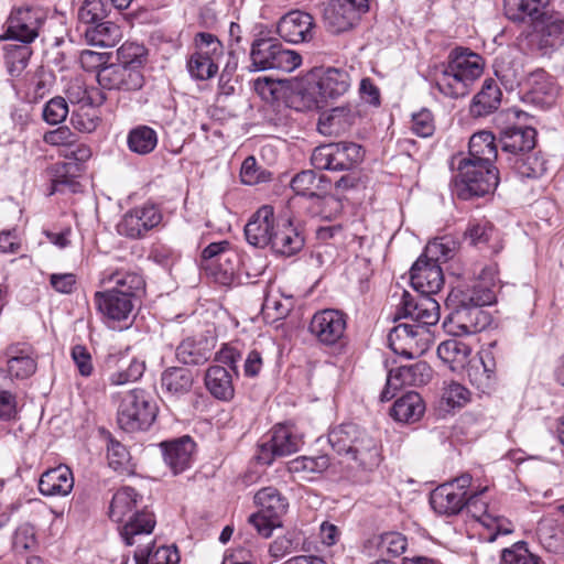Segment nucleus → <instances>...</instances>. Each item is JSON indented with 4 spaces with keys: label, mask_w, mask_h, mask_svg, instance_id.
<instances>
[{
    "label": "nucleus",
    "mask_w": 564,
    "mask_h": 564,
    "mask_svg": "<svg viewBox=\"0 0 564 564\" xmlns=\"http://www.w3.org/2000/svg\"><path fill=\"white\" fill-rule=\"evenodd\" d=\"M100 283L111 285L108 291L120 292L129 295V299L135 300L144 291L143 278L133 271L128 270H105L101 274Z\"/></svg>",
    "instance_id": "24"
},
{
    "label": "nucleus",
    "mask_w": 564,
    "mask_h": 564,
    "mask_svg": "<svg viewBox=\"0 0 564 564\" xmlns=\"http://www.w3.org/2000/svg\"><path fill=\"white\" fill-rule=\"evenodd\" d=\"M102 88L124 91L139 90L144 85L142 70L119 63L104 65L97 73Z\"/></svg>",
    "instance_id": "16"
},
{
    "label": "nucleus",
    "mask_w": 564,
    "mask_h": 564,
    "mask_svg": "<svg viewBox=\"0 0 564 564\" xmlns=\"http://www.w3.org/2000/svg\"><path fill=\"white\" fill-rule=\"evenodd\" d=\"M8 372L18 379H26L36 370V357L26 345H12L7 349Z\"/></svg>",
    "instance_id": "34"
},
{
    "label": "nucleus",
    "mask_w": 564,
    "mask_h": 564,
    "mask_svg": "<svg viewBox=\"0 0 564 564\" xmlns=\"http://www.w3.org/2000/svg\"><path fill=\"white\" fill-rule=\"evenodd\" d=\"M447 301L453 306L451 319L457 325L459 335H473L482 332L491 324V315L484 306L496 302L492 289L482 282H475L454 289Z\"/></svg>",
    "instance_id": "2"
},
{
    "label": "nucleus",
    "mask_w": 564,
    "mask_h": 564,
    "mask_svg": "<svg viewBox=\"0 0 564 564\" xmlns=\"http://www.w3.org/2000/svg\"><path fill=\"white\" fill-rule=\"evenodd\" d=\"M162 221V214L154 205H143L126 213L117 226L121 236L139 239Z\"/></svg>",
    "instance_id": "15"
},
{
    "label": "nucleus",
    "mask_w": 564,
    "mask_h": 564,
    "mask_svg": "<svg viewBox=\"0 0 564 564\" xmlns=\"http://www.w3.org/2000/svg\"><path fill=\"white\" fill-rule=\"evenodd\" d=\"M398 317L410 318L416 324L413 326L435 325L440 319V304L430 294L419 293L413 295L408 291H403L401 301L398 305Z\"/></svg>",
    "instance_id": "9"
},
{
    "label": "nucleus",
    "mask_w": 564,
    "mask_h": 564,
    "mask_svg": "<svg viewBox=\"0 0 564 564\" xmlns=\"http://www.w3.org/2000/svg\"><path fill=\"white\" fill-rule=\"evenodd\" d=\"M390 348L398 355L413 359L423 355L431 345V333L425 326L402 323L388 336Z\"/></svg>",
    "instance_id": "8"
},
{
    "label": "nucleus",
    "mask_w": 564,
    "mask_h": 564,
    "mask_svg": "<svg viewBox=\"0 0 564 564\" xmlns=\"http://www.w3.org/2000/svg\"><path fill=\"white\" fill-rule=\"evenodd\" d=\"M43 22L44 14L40 9L31 7L14 9L8 19L3 39L29 44L37 37Z\"/></svg>",
    "instance_id": "11"
},
{
    "label": "nucleus",
    "mask_w": 564,
    "mask_h": 564,
    "mask_svg": "<svg viewBox=\"0 0 564 564\" xmlns=\"http://www.w3.org/2000/svg\"><path fill=\"white\" fill-rule=\"evenodd\" d=\"M359 111L351 105L339 106L321 113L317 130L323 135L337 137L347 132L358 120Z\"/></svg>",
    "instance_id": "22"
},
{
    "label": "nucleus",
    "mask_w": 564,
    "mask_h": 564,
    "mask_svg": "<svg viewBox=\"0 0 564 564\" xmlns=\"http://www.w3.org/2000/svg\"><path fill=\"white\" fill-rule=\"evenodd\" d=\"M348 459L354 462V467L362 471L371 473L376 470L382 462L381 446L375 437L366 432Z\"/></svg>",
    "instance_id": "32"
},
{
    "label": "nucleus",
    "mask_w": 564,
    "mask_h": 564,
    "mask_svg": "<svg viewBox=\"0 0 564 564\" xmlns=\"http://www.w3.org/2000/svg\"><path fill=\"white\" fill-rule=\"evenodd\" d=\"M469 391L458 382H451L444 387L442 401L449 408H462L469 401Z\"/></svg>",
    "instance_id": "64"
},
{
    "label": "nucleus",
    "mask_w": 564,
    "mask_h": 564,
    "mask_svg": "<svg viewBox=\"0 0 564 564\" xmlns=\"http://www.w3.org/2000/svg\"><path fill=\"white\" fill-rule=\"evenodd\" d=\"M279 35L290 43L308 42L314 35V19L303 11H291L283 15L276 26Z\"/></svg>",
    "instance_id": "20"
},
{
    "label": "nucleus",
    "mask_w": 564,
    "mask_h": 564,
    "mask_svg": "<svg viewBox=\"0 0 564 564\" xmlns=\"http://www.w3.org/2000/svg\"><path fill=\"white\" fill-rule=\"evenodd\" d=\"M364 154L355 142L328 143L314 149L311 162L317 170L348 171L362 161Z\"/></svg>",
    "instance_id": "6"
},
{
    "label": "nucleus",
    "mask_w": 564,
    "mask_h": 564,
    "mask_svg": "<svg viewBox=\"0 0 564 564\" xmlns=\"http://www.w3.org/2000/svg\"><path fill=\"white\" fill-rule=\"evenodd\" d=\"M305 536L301 531H289L276 538L271 544L269 552L273 557H283L302 549Z\"/></svg>",
    "instance_id": "52"
},
{
    "label": "nucleus",
    "mask_w": 564,
    "mask_h": 564,
    "mask_svg": "<svg viewBox=\"0 0 564 564\" xmlns=\"http://www.w3.org/2000/svg\"><path fill=\"white\" fill-rule=\"evenodd\" d=\"M432 377V368L426 361H417L409 366H400L389 371L386 387L380 393V401L387 402L394 398L403 386L426 384Z\"/></svg>",
    "instance_id": "10"
},
{
    "label": "nucleus",
    "mask_w": 564,
    "mask_h": 564,
    "mask_svg": "<svg viewBox=\"0 0 564 564\" xmlns=\"http://www.w3.org/2000/svg\"><path fill=\"white\" fill-rule=\"evenodd\" d=\"M94 302L98 312L111 327H115L111 323L127 322L134 310V301L120 292L98 291L94 295Z\"/></svg>",
    "instance_id": "17"
},
{
    "label": "nucleus",
    "mask_w": 564,
    "mask_h": 564,
    "mask_svg": "<svg viewBox=\"0 0 564 564\" xmlns=\"http://www.w3.org/2000/svg\"><path fill=\"white\" fill-rule=\"evenodd\" d=\"M502 93L492 78L484 82L480 91L473 98L469 111L473 117H485L496 111L501 104Z\"/></svg>",
    "instance_id": "38"
},
{
    "label": "nucleus",
    "mask_w": 564,
    "mask_h": 564,
    "mask_svg": "<svg viewBox=\"0 0 564 564\" xmlns=\"http://www.w3.org/2000/svg\"><path fill=\"white\" fill-rule=\"evenodd\" d=\"M470 354L471 348L469 345L455 338L445 340L437 347V356L445 364H448L452 369L463 367Z\"/></svg>",
    "instance_id": "47"
},
{
    "label": "nucleus",
    "mask_w": 564,
    "mask_h": 564,
    "mask_svg": "<svg viewBox=\"0 0 564 564\" xmlns=\"http://www.w3.org/2000/svg\"><path fill=\"white\" fill-rule=\"evenodd\" d=\"M454 251L453 243L446 238H441L430 241L422 256L440 264L451 259L454 256Z\"/></svg>",
    "instance_id": "60"
},
{
    "label": "nucleus",
    "mask_w": 564,
    "mask_h": 564,
    "mask_svg": "<svg viewBox=\"0 0 564 564\" xmlns=\"http://www.w3.org/2000/svg\"><path fill=\"white\" fill-rule=\"evenodd\" d=\"M522 86L533 102L549 104L556 94L553 80L543 69L530 73Z\"/></svg>",
    "instance_id": "41"
},
{
    "label": "nucleus",
    "mask_w": 564,
    "mask_h": 564,
    "mask_svg": "<svg viewBox=\"0 0 564 564\" xmlns=\"http://www.w3.org/2000/svg\"><path fill=\"white\" fill-rule=\"evenodd\" d=\"M145 365L143 361L132 358L126 368L121 367L118 371L111 373L109 380L115 386L137 381L142 377Z\"/></svg>",
    "instance_id": "61"
},
{
    "label": "nucleus",
    "mask_w": 564,
    "mask_h": 564,
    "mask_svg": "<svg viewBox=\"0 0 564 564\" xmlns=\"http://www.w3.org/2000/svg\"><path fill=\"white\" fill-rule=\"evenodd\" d=\"M158 144L156 132L148 126H139L128 134L130 151L144 155L151 153Z\"/></svg>",
    "instance_id": "49"
},
{
    "label": "nucleus",
    "mask_w": 564,
    "mask_h": 564,
    "mask_svg": "<svg viewBox=\"0 0 564 564\" xmlns=\"http://www.w3.org/2000/svg\"><path fill=\"white\" fill-rule=\"evenodd\" d=\"M495 137L489 131H480L471 135L468 144V156L460 162L491 164L497 159Z\"/></svg>",
    "instance_id": "39"
},
{
    "label": "nucleus",
    "mask_w": 564,
    "mask_h": 564,
    "mask_svg": "<svg viewBox=\"0 0 564 564\" xmlns=\"http://www.w3.org/2000/svg\"><path fill=\"white\" fill-rule=\"evenodd\" d=\"M380 556H399L406 550V538L399 532H384L373 539Z\"/></svg>",
    "instance_id": "54"
},
{
    "label": "nucleus",
    "mask_w": 564,
    "mask_h": 564,
    "mask_svg": "<svg viewBox=\"0 0 564 564\" xmlns=\"http://www.w3.org/2000/svg\"><path fill=\"white\" fill-rule=\"evenodd\" d=\"M206 389L221 401H229L235 395L232 375L223 366H210L204 377Z\"/></svg>",
    "instance_id": "37"
},
{
    "label": "nucleus",
    "mask_w": 564,
    "mask_h": 564,
    "mask_svg": "<svg viewBox=\"0 0 564 564\" xmlns=\"http://www.w3.org/2000/svg\"><path fill=\"white\" fill-rule=\"evenodd\" d=\"M498 183V170L491 164L459 162L453 192L458 198L468 200L492 193Z\"/></svg>",
    "instance_id": "4"
},
{
    "label": "nucleus",
    "mask_w": 564,
    "mask_h": 564,
    "mask_svg": "<svg viewBox=\"0 0 564 564\" xmlns=\"http://www.w3.org/2000/svg\"><path fill=\"white\" fill-rule=\"evenodd\" d=\"M145 47L134 42H126L117 51V58L119 64L140 70L145 63Z\"/></svg>",
    "instance_id": "57"
},
{
    "label": "nucleus",
    "mask_w": 564,
    "mask_h": 564,
    "mask_svg": "<svg viewBox=\"0 0 564 564\" xmlns=\"http://www.w3.org/2000/svg\"><path fill=\"white\" fill-rule=\"evenodd\" d=\"M318 10L326 29L334 34L349 31L360 20L356 11L345 6L343 0L323 1Z\"/></svg>",
    "instance_id": "21"
},
{
    "label": "nucleus",
    "mask_w": 564,
    "mask_h": 564,
    "mask_svg": "<svg viewBox=\"0 0 564 564\" xmlns=\"http://www.w3.org/2000/svg\"><path fill=\"white\" fill-rule=\"evenodd\" d=\"M550 0H503L506 17L514 22H528L533 31L528 35L531 50L542 54L564 44V17L549 9Z\"/></svg>",
    "instance_id": "1"
},
{
    "label": "nucleus",
    "mask_w": 564,
    "mask_h": 564,
    "mask_svg": "<svg viewBox=\"0 0 564 564\" xmlns=\"http://www.w3.org/2000/svg\"><path fill=\"white\" fill-rule=\"evenodd\" d=\"M410 280L412 286L419 293L430 295L436 294L444 284L443 271L437 264L423 256H421L411 267Z\"/></svg>",
    "instance_id": "19"
},
{
    "label": "nucleus",
    "mask_w": 564,
    "mask_h": 564,
    "mask_svg": "<svg viewBox=\"0 0 564 564\" xmlns=\"http://www.w3.org/2000/svg\"><path fill=\"white\" fill-rule=\"evenodd\" d=\"M471 475L465 473L436 487L430 497L432 508L440 514H458L466 505Z\"/></svg>",
    "instance_id": "7"
},
{
    "label": "nucleus",
    "mask_w": 564,
    "mask_h": 564,
    "mask_svg": "<svg viewBox=\"0 0 564 564\" xmlns=\"http://www.w3.org/2000/svg\"><path fill=\"white\" fill-rule=\"evenodd\" d=\"M308 328L319 343L330 346L344 337L347 316L339 310H322L313 315Z\"/></svg>",
    "instance_id": "13"
},
{
    "label": "nucleus",
    "mask_w": 564,
    "mask_h": 564,
    "mask_svg": "<svg viewBox=\"0 0 564 564\" xmlns=\"http://www.w3.org/2000/svg\"><path fill=\"white\" fill-rule=\"evenodd\" d=\"M350 85L351 79L346 69L329 67L323 70L312 87L315 107H325L328 101L346 94Z\"/></svg>",
    "instance_id": "12"
},
{
    "label": "nucleus",
    "mask_w": 564,
    "mask_h": 564,
    "mask_svg": "<svg viewBox=\"0 0 564 564\" xmlns=\"http://www.w3.org/2000/svg\"><path fill=\"white\" fill-rule=\"evenodd\" d=\"M107 458L109 466L117 471L129 473L132 468L129 451L112 437L108 440Z\"/></svg>",
    "instance_id": "56"
},
{
    "label": "nucleus",
    "mask_w": 564,
    "mask_h": 564,
    "mask_svg": "<svg viewBox=\"0 0 564 564\" xmlns=\"http://www.w3.org/2000/svg\"><path fill=\"white\" fill-rule=\"evenodd\" d=\"M213 344L204 336L183 339L176 347V359L183 365L198 366L209 360Z\"/></svg>",
    "instance_id": "30"
},
{
    "label": "nucleus",
    "mask_w": 564,
    "mask_h": 564,
    "mask_svg": "<svg viewBox=\"0 0 564 564\" xmlns=\"http://www.w3.org/2000/svg\"><path fill=\"white\" fill-rule=\"evenodd\" d=\"M187 70L196 80H207L218 72V63L197 54H192L187 61Z\"/></svg>",
    "instance_id": "58"
},
{
    "label": "nucleus",
    "mask_w": 564,
    "mask_h": 564,
    "mask_svg": "<svg viewBox=\"0 0 564 564\" xmlns=\"http://www.w3.org/2000/svg\"><path fill=\"white\" fill-rule=\"evenodd\" d=\"M109 9L104 0H82L77 10V19L82 26H88L105 20Z\"/></svg>",
    "instance_id": "53"
},
{
    "label": "nucleus",
    "mask_w": 564,
    "mask_h": 564,
    "mask_svg": "<svg viewBox=\"0 0 564 564\" xmlns=\"http://www.w3.org/2000/svg\"><path fill=\"white\" fill-rule=\"evenodd\" d=\"M276 225L273 207L269 205L260 207L245 226L247 241L256 248L270 246Z\"/></svg>",
    "instance_id": "18"
},
{
    "label": "nucleus",
    "mask_w": 564,
    "mask_h": 564,
    "mask_svg": "<svg viewBox=\"0 0 564 564\" xmlns=\"http://www.w3.org/2000/svg\"><path fill=\"white\" fill-rule=\"evenodd\" d=\"M161 446L164 462L174 474H180L189 467L195 449V443L189 436L164 442Z\"/></svg>",
    "instance_id": "27"
},
{
    "label": "nucleus",
    "mask_w": 564,
    "mask_h": 564,
    "mask_svg": "<svg viewBox=\"0 0 564 564\" xmlns=\"http://www.w3.org/2000/svg\"><path fill=\"white\" fill-rule=\"evenodd\" d=\"M508 165L522 178H538L546 171V162L536 152H522L507 156Z\"/></svg>",
    "instance_id": "43"
},
{
    "label": "nucleus",
    "mask_w": 564,
    "mask_h": 564,
    "mask_svg": "<svg viewBox=\"0 0 564 564\" xmlns=\"http://www.w3.org/2000/svg\"><path fill=\"white\" fill-rule=\"evenodd\" d=\"M156 417V405L143 390L126 393L118 409V424L126 432L148 430Z\"/></svg>",
    "instance_id": "5"
},
{
    "label": "nucleus",
    "mask_w": 564,
    "mask_h": 564,
    "mask_svg": "<svg viewBox=\"0 0 564 564\" xmlns=\"http://www.w3.org/2000/svg\"><path fill=\"white\" fill-rule=\"evenodd\" d=\"M536 131L531 127H507L500 132L502 151L509 155H520L522 152L532 151L535 147Z\"/></svg>",
    "instance_id": "26"
},
{
    "label": "nucleus",
    "mask_w": 564,
    "mask_h": 564,
    "mask_svg": "<svg viewBox=\"0 0 564 564\" xmlns=\"http://www.w3.org/2000/svg\"><path fill=\"white\" fill-rule=\"evenodd\" d=\"M301 438L293 434L288 427L278 425L270 435V438L258 446L256 459L263 465H270L276 457L291 455L299 451Z\"/></svg>",
    "instance_id": "14"
},
{
    "label": "nucleus",
    "mask_w": 564,
    "mask_h": 564,
    "mask_svg": "<svg viewBox=\"0 0 564 564\" xmlns=\"http://www.w3.org/2000/svg\"><path fill=\"white\" fill-rule=\"evenodd\" d=\"M195 377L192 370L184 367H169L161 375V388L171 398L188 394Z\"/></svg>",
    "instance_id": "35"
},
{
    "label": "nucleus",
    "mask_w": 564,
    "mask_h": 564,
    "mask_svg": "<svg viewBox=\"0 0 564 564\" xmlns=\"http://www.w3.org/2000/svg\"><path fill=\"white\" fill-rule=\"evenodd\" d=\"M500 564H545L535 553L531 552L524 541L513 543L501 551Z\"/></svg>",
    "instance_id": "50"
},
{
    "label": "nucleus",
    "mask_w": 564,
    "mask_h": 564,
    "mask_svg": "<svg viewBox=\"0 0 564 564\" xmlns=\"http://www.w3.org/2000/svg\"><path fill=\"white\" fill-rule=\"evenodd\" d=\"M434 80L441 94L455 99L468 95L473 87L458 72L451 69L448 62L436 69Z\"/></svg>",
    "instance_id": "33"
},
{
    "label": "nucleus",
    "mask_w": 564,
    "mask_h": 564,
    "mask_svg": "<svg viewBox=\"0 0 564 564\" xmlns=\"http://www.w3.org/2000/svg\"><path fill=\"white\" fill-rule=\"evenodd\" d=\"M6 51V62L12 75L25 68L32 53L26 44L8 45Z\"/></svg>",
    "instance_id": "59"
},
{
    "label": "nucleus",
    "mask_w": 564,
    "mask_h": 564,
    "mask_svg": "<svg viewBox=\"0 0 564 564\" xmlns=\"http://www.w3.org/2000/svg\"><path fill=\"white\" fill-rule=\"evenodd\" d=\"M196 51L194 54L209 58L218 63L224 55V46L216 35L208 32H199L195 35Z\"/></svg>",
    "instance_id": "55"
},
{
    "label": "nucleus",
    "mask_w": 564,
    "mask_h": 564,
    "mask_svg": "<svg viewBox=\"0 0 564 564\" xmlns=\"http://www.w3.org/2000/svg\"><path fill=\"white\" fill-rule=\"evenodd\" d=\"M366 432L354 423L339 424L329 430L327 434L328 444L338 455L349 458Z\"/></svg>",
    "instance_id": "28"
},
{
    "label": "nucleus",
    "mask_w": 564,
    "mask_h": 564,
    "mask_svg": "<svg viewBox=\"0 0 564 564\" xmlns=\"http://www.w3.org/2000/svg\"><path fill=\"white\" fill-rule=\"evenodd\" d=\"M303 246L304 238L292 225L291 220H285L276 225V231L270 245L274 253L291 257L299 252Z\"/></svg>",
    "instance_id": "36"
},
{
    "label": "nucleus",
    "mask_w": 564,
    "mask_h": 564,
    "mask_svg": "<svg viewBox=\"0 0 564 564\" xmlns=\"http://www.w3.org/2000/svg\"><path fill=\"white\" fill-rule=\"evenodd\" d=\"M82 32L88 44L101 47L113 46L120 36L119 26L106 19L85 26Z\"/></svg>",
    "instance_id": "45"
},
{
    "label": "nucleus",
    "mask_w": 564,
    "mask_h": 564,
    "mask_svg": "<svg viewBox=\"0 0 564 564\" xmlns=\"http://www.w3.org/2000/svg\"><path fill=\"white\" fill-rule=\"evenodd\" d=\"M139 495L131 487L120 488L112 497L109 507V518L117 523L126 521L137 510Z\"/></svg>",
    "instance_id": "44"
},
{
    "label": "nucleus",
    "mask_w": 564,
    "mask_h": 564,
    "mask_svg": "<svg viewBox=\"0 0 564 564\" xmlns=\"http://www.w3.org/2000/svg\"><path fill=\"white\" fill-rule=\"evenodd\" d=\"M327 183L323 176L317 177L314 171L306 170L292 178L291 187L296 195L313 197L317 195L318 189H324Z\"/></svg>",
    "instance_id": "51"
},
{
    "label": "nucleus",
    "mask_w": 564,
    "mask_h": 564,
    "mask_svg": "<svg viewBox=\"0 0 564 564\" xmlns=\"http://www.w3.org/2000/svg\"><path fill=\"white\" fill-rule=\"evenodd\" d=\"M251 72L279 69L292 72L302 63V57L294 51L284 48L278 39L258 37L250 47Z\"/></svg>",
    "instance_id": "3"
},
{
    "label": "nucleus",
    "mask_w": 564,
    "mask_h": 564,
    "mask_svg": "<svg viewBox=\"0 0 564 564\" xmlns=\"http://www.w3.org/2000/svg\"><path fill=\"white\" fill-rule=\"evenodd\" d=\"M119 533L127 545H141L144 538H149L155 527V517L148 510L135 511L121 522Z\"/></svg>",
    "instance_id": "25"
},
{
    "label": "nucleus",
    "mask_w": 564,
    "mask_h": 564,
    "mask_svg": "<svg viewBox=\"0 0 564 564\" xmlns=\"http://www.w3.org/2000/svg\"><path fill=\"white\" fill-rule=\"evenodd\" d=\"M150 544L137 547L134 553L137 560L145 558L148 564H177L180 562V553L175 545H163L153 551Z\"/></svg>",
    "instance_id": "48"
},
{
    "label": "nucleus",
    "mask_w": 564,
    "mask_h": 564,
    "mask_svg": "<svg viewBox=\"0 0 564 564\" xmlns=\"http://www.w3.org/2000/svg\"><path fill=\"white\" fill-rule=\"evenodd\" d=\"M495 75L501 85L510 91L522 86L527 78L522 62L509 54L496 58Z\"/></svg>",
    "instance_id": "40"
},
{
    "label": "nucleus",
    "mask_w": 564,
    "mask_h": 564,
    "mask_svg": "<svg viewBox=\"0 0 564 564\" xmlns=\"http://www.w3.org/2000/svg\"><path fill=\"white\" fill-rule=\"evenodd\" d=\"M447 62L451 64L452 70L458 72L471 85L484 72L482 57L468 48L457 47L453 50Z\"/></svg>",
    "instance_id": "31"
},
{
    "label": "nucleus",
    "mask_w": 564,
    "mask_h": 564,
    "mask_svg": "<svg viewBox=\"0 0 564 564\" xmlns=\"http://www.w3.org/2000/svg\"><path fill=\"white\" fill-rule=\"evenodd\" d=\"M464 238L470 246L492 254L500 252L503 248L499 230L488 220L469 223L464 232Z\"/></svg>",
    "instance_id": "23"
},
{
    "label": "nucleus",
    "mask_w": 564,
    "mask_h": 564,
    "mask_svg": "<svg viewBox=\"0 0 564 564\" xmlns=\"http://www.w3.org/2000/svg\"><path fill=\"white\" fill-rule=\"evenodd\" d=\"M12 544L18 553L34 550L37 544L35 528L30 523L21 524L14 532Z\"/></svg>",
    "instance_id": "63"
},
{
    "label": "nucleus",
    "mask_w": 564,
    "mask_h": 564,
    "mask_svg": "<svg viewBox=\"0 0 564 564\" xmlns=\"http://www.w3.org/2000/svg\"><path fill=\"white\" fill-rule=\"evenodd\" d=\"M73 473L65 465L46 470L39 480L40 492L47 497L67 496L73 490Z\"/></svg>",
    "instance_id": "29"
},
{
    "label": "nucleus",
    "mask_w": 564,
    "mask_h": 564,
    "mask_svg": "<svg viewBox=\"0 0 564 564\" xmlns=\"http://www.w3.org/2000/svg\"><path fill=\"white\" fill-rule=\"evenodd\" d=\"M425 412V404L421 395L415 391H409L395 400L390 414L403 423H414L419 421Z\"/></svg>",
    "instance_id": "42"
},
{
    "label": "nucleus",
    "mask_w": 564,
    "mask_h": 564,
    "mask_svg": "<svg viewBox=\"0 0 564 564\" xmlns=\"http://www.w3.org/2000/svg\"><path fill=\"white\" fill-rule=\"evenodd\" d=\"M254 502L259 507V511L273 519H280L286 513L289 507L288 499L274 487L260 489L254 495Z\"/></svg>",
    "instance_id": "46"
},
{
    "label": "nucleus",
    "mask_w": 564,
    "mask_h": 564,
    "mask_svg": "<svg viewBox=\"0 0 564 564\" xmlns=\"http://www.w3.org/2000/svg\"><path fill=\"white\" fill-rule=\"evenodd\" d=\"M68 112L67 101L57 96L45 104L42 116L48 124H58L66 119Z\"/></svg>",
    "instance_id": "62"
}]
</instances>
